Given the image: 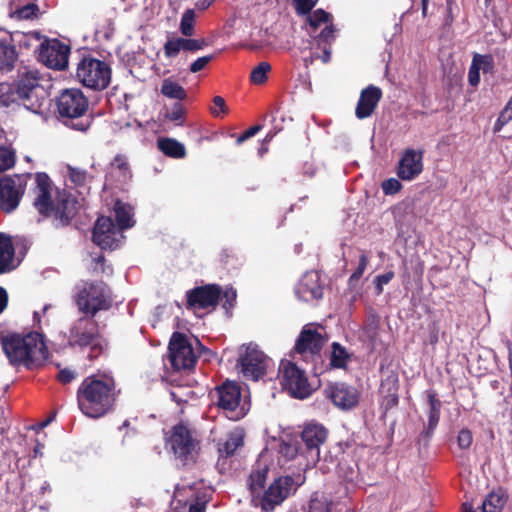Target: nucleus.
<instances>
[{"label": "nucleus", "instance_id": "obj_1", "mask_svg": "<svg viewBox=\"0 0 512 512\" xmlns=\"http://www.w3.org/2000/svg\"><path fill=\"white\" fill-rule=\"evenodd\" d=\"M33 206L44 218H52L56 228L69 226L78 213V201L65 189H53L52 181L44 172L35 175Z\"/></svg>", "mask_w": 512, "mask_h": 512}, {"label": "nucleus", "instance_id": "obj_2", "mask_svg": "<svg viewBox=\"0 0 512 512\" xmlns=\"http://www.w3.org/2000/svg\"><path fill=\"white\" fill-rule=\"evenodd\" d=\"M119 394L113 377L88 376L77 390L78 407L87 417L97 419L114 410Z\"/></svg>", "mask_w": 512, "mask_h": 512}, {"label": "nucleus", "instance_id": "obj_3", "mask_svg": "<svg viewBox=\"0 0 512 512\" xmlns=\"http://www.w3.org/2000/svg\"><path fill=\"white\" fill-rule=\"evenodd\" d=\"M1 345L11 365L23 364L27 368L43 359L47 352L43 335L36 331L25 335L8 334L1 338Z\"/></svg>", "mask_w": 512, "mask_h": 512}, {"label": "nucleus", "instance_id": "obj_4", "mask_svg": "<svg viewBox=\"0 0 512 512\" xmlns=\"http://www.w3.org/2000/svg\"><path fill=\"white\" fill-rule=\"evenodd\" d=\"M68 345L84 350L89 348L87 359L94 361L108 349V340L102 335L100 325L95 317L82 315L69 327Z\"/></svg>", "mask_w": 512, "mask_h": 512}, {"label": "nucleus", "instance_id": "obj_5", "mask_svg": "<svg viewBox=\"0 0 512 512\" xmlns=\"http://www.w3.org/2000/svg\"><path fill=\"white\" fill-rule=\"evenodd\" d=\"M73 300L82 315L91 317L110 310L113 305L112 290L101 280L83 281L76 287Z\"/></svg>", "mask_w": 512, "mask_h": 512}, {"label": "nucleus", "instance_id": "obj_6", "mask_svg": "<svg viewBox=\"0 0 512 512\" xmlns=\"http://www.w3.org/2000/svg\"><path fill=\"white\" fill-rule=\"evenodd\" d=\"M111 73V68L105 61L85 56L77 64L76 79L83 86L100 91L109 86Z\"/></svg>", "mask_w": 512, "mask_h": 512}, {"label": "nucleus", "instance_id": "obj_7", "mask_svg": "<svg viewBox=\"0 0 512 512\" xmlns=\"http://www.w3.org/2000/svg\"><path fill=\"white\" fill-rule=\"evenodd\" d=\"M40 78L37 69L30 66H20L17 70V77L13 81L22 99V105L34 113L41 109L44 100H41L38 96V91L41 89Z\"/></svg>", "mask_w": 512, "mask_h": 512}, {"label": "nucleus", "instance_id": "obj_8", "mask_svg": "<svg viewBox=\"0 0 512 512\" xmlns=\"http://www.w3.org/2000/svg\"><path fill=\"white\" fill-rule=\"evenodd\" d=\"M169 444L171 449L183 464L195 462L196 456L199 451V441L186 424L178 423L171 429L169 437Z\"/></svg>", "mask_w": 512, "mask_h": 512}, {"label": "nucleus", "instance_id": "obj_9", "mask_svg": "<svg viewBox=\"0 0 512 512\" xmlns=\"http://www.w3.org/2000/svg\"><path fill=\"white\" fill-rule=\"evenodd\" d=\"M328 336L324 328L312 323L303 326L299 336L296 339L294 351L305 358L311 357L313 361H322L321 351Z\"/></svg>", "mask_w": 512, "mask_h": 512}, {"label": "nucleus", "instance_id": "obj_10", "mask_svg": "<svg viewBox=\"0 0 512 512\" xmlns=\"http://www.w3.org/2000/svg\"><path fill=\"white\" fill-rule=\"evenodd\" d=\"M169 361L176 371L190 369L195 366L197 358L187 336L174 332L168 345Z\"/></svg>", "mask_w": 512, "mask_h": 512}, {"label": "nucleus", "instance_id": "obj_11", "mask_svg": "<svg viewBox=\"0 0 512 512\" xmlns=\"http://www.w3.org/2000/svg\"><path fill=\"white\" fill-rule=\"evenodd\" d=\"M186 309L196 310H215L221 300L222 287L218 284H205L196 286L185 293Z\"/></svg>", "mask_w": 512, "mask_h": 512}, {"label": "nucleus", "instance_id": "obj_12", "mask_svg": "<svg viewBox=\"0 0 512 512\" xmlns=\"http://www.w3.org/2000/svg\"><path fill=\"white\" fill-rule=\"evenodd\" d=\"M26 180L22 175L0 177V211H15L24 195Z\"/></svg>", "mask_w": 512, "mask_h": 512}, {"label": "nucleus", "instance_id": "obj_13", "mask_svg": "<svg viewBox=\"0 0 512 512\" xmlns=\"http://www.w3.org/2000/svg\"><path fill=\"white\" fill-rule=\"evenodd\" d=\"M57 112L59 117L67 119H79L88 110V99L80 89H65L58 96Z\"/></svg>", "mask_w": 512, "mask_h": 512}, {"label": "nucleus", "instance_id": "obj_14", "mask_svg": "<svg viewBox=\"0 0 512 512\" xmlns=\"http://www.w3.org/2000/svg\"><path fill=\"white\" fill-rule=\"evenodd\" d=\"M243 352L237 360V367L246 379L257 381L266 374L267 357L266 355L253 347L251 344L242 347Z\"/></svg>", "mask_w": 512, "mask_h": 512}, {"label": "nucleus", "instance_id": "obj_15", "mask_svg": "<svg viewBox=\"0 0 512 512\" xmlns=\"http://www.w3.org/2000/svg\"><path fill=\"white\" fill-rule=\"evenodd\" d=\"M282 385L294 398L304 399L312 390L306 373L295 363L287 361L281 364Z\"/></svg>", "mask_w": 512, "mask_h": 512}, {"label": "nucleus", "instance_id": "obj_16", "mask_svg": "<svg viewBox=\"0 0 512 512\" xmlns=\"http://www.w3.org/2000/svg\"><path fill=\"white\" fill-rule=\"evenodd\" d=\"M297 489L292 476H280L276 478L264 492L261 499V508L266 512H272Z\"/></svg>", "mask_w": 512, "mask_h": 512}, {"label": "nucleus", "instance_id": "obj_17", "mask_svg": "<svg viewBox=\"0 0 512 512\" xmlns=\"http://www.w3.org/2000/svg\"><path fill=\"white\" fill-rule=\"evenodd\" d=\"M70 47L58 39L40 45L39 59L49 68L64 70L68 66Z\"/></svg>", "mask_w": 512, "mask_h": 512}, {"label": "nucleus", "instance_id": "obj_18", "mask_svg": "<svg viewBox=\"0 0 512 512\" xmlns=\"http://www.w3.org/2000/svg\"><path fill=\"white\" fill-rule=\"evenodd\" d=\"M217 404L219 408L229 413L232 420H239L245 416L244 410L238 409L241 401V388L236 383L226 381L217 387Z\"/></svg>", "mask_w": 512, "mask_h": 512}, {"label": "nucleus", "instance_id": "obj_19", "mask_svg": "<svg viewBox=\"0 0 512 512\" xmlns=\"http://www.w3.org/2000/svg\"><path fill=\"white\" fill-rule=\"evenodd\" d=\"M121 237L122 234L117 229L112 218L101 216L96 220L92 232V240L101 249H116Z\"/></svg>", "mask_w": 512, "mask_h": 512}, {"label": "nucleus", "instance_id": "obj_20", "mask_svg": "<svg viewBox=\"0 0 512 512\" xmlns=\"http://www.w3.org/2000/svg\"><path fill=\"white\" fill-rule=\"evenodd\" d=\"M328 435L327 429L321 424H307L302 433L303 455L312 462H316L320 457V446L326 441Z\"/></svg>", "mask_w": 512, "mask_h": 512}, {"label": "nucleus", "instance_id": "obj_21", "mask_svg": "<svg viewBox=\"0 0 512 512\" xmlns=\"http://www.w3.org/2000/svg\"><path fill=\"white\" fill-rule=\"evenodd\" d=\"M423 156L424 150L422 149H405L398 161L396 174L402 181H412L416 179L423 171Z\"/></svg>", "mask_w": 512, "mask_h": 512}, {"label": "nucleus", "instance_id": "obj_22", "mask_svg": "<svg viewBox=\"0 0 512 512\" xmlns=\"http://www.w3.org/2000/svg\"><path fill=\"white\" fill-rule=\"evenodd\" d=\"M325 396L338 408L349 410L359 402V391L346 383L336 382L329 384L324 390Z\"/></svg>", "mask_w": 512, "mask_h": 512}, {"label": "nucleus", "instance_id": "obj_23", "mask_svg": "<svg viewBox=\"0 0 512 512\" xmlns=\"http://www.w3.org/2000/svg\"><path fill=\"white\" fill-rule=\"evenodd\" d=\"M298 299L304 302H312L323 297V285L317 271L306 272L295 287Z\"/></svg>", "mask_w": 512, "mask_h": 512}, {"label": "nucleus", "instance_id": "obj_24", "mask_svg": "<svg viewBox=\"0 0 512 512\" xmlns=\"http://www.w3.org/2000/svg\"><path fill=\"white\" fill-rule=\"evenodd\" d=\"M382 95V90L375 85H368L362 89L356 104L355 116L360 120L372 116L382 98Z\"/></svg>", "mask_w": 512, "mask_h": 512}, {"label": "nucleus", "instance_id": "obj_25", "mask_svg": "<svg viewBox=\"0 0 512 512\" xmlns=\"http://www.w3.org/2000/svg\"><path fill=\"white\" fill-rule=\"evenodd\" d=\"M399 377L397 373L391 372L381 381L380 393L382 394L381 406L388 411L399 403Z\"/></svg>", "mask_w": 512, "mask_h": 512}, {"label": "nucleus", "instance_id": "obj_26", "mask_svg": "<svg viewBox=\"0 0 512 512\" xmlns=\"http://www.w3.org/2000/svg\"><path fill=\"white\" fill-rule=\"evenodd\" d=\"M427 402L429 405L428 423L423 432L420 434V437L428 442L434 434V431L440 421L442 403L438 399L437 394L432 390L427 391Z\"/></svg>", "mask_w": 512, "mask_h": 512}, {"label": "nucleus", "instance_id": "obj_27", "mask_svg": "<svg viewBox=\"0 0 512 512\" xmlns=\"http://www.w3.org/2000/svg\"><path fill=\"white\" fill-rule=\"evenodd\" d=\"M15 248L10 236L0 233V274L11 272L14 264Z\"/></svg>", "mask_w": 512, "mask_h": 512}, {"label": "nucleus", "instance_id": "obj_28", "mask_svg": "<svg viewBox=\"0 0 512 512\" xmlns=\"http://www.w3.org/2000/svg\"><path fill=\"white\" fill-rule=\"evenodd\" d=\"M244 445V435L241 431H232L226 435L224 439L219 440L217 444V451L219 454V461L227 459L234 455L239 447Z\"/></svg>", "mask_w": 512, "mask_h": 512}, {"label": "nucleus", "instance_id": "obj_29", "mask_svg": "<svg viewBox=\"0 0 512 512\" xmlns=\"http://www.w3.org/2000/svg\"><path fill=\"white\" fill-rule=\"evenodd\" d=\"M18 54L15 46L12 44V39H0V72H9L14 68Z\"/></svg>", "mask_w": 512, "mask_h": 512}, {"label": "nucleus", "instance_id": "obj_30", "mask_svg": "<svg viewBox=\"0 0 512 512\" xmlns=\"http://www.w3.org/2000/svg\"><path fill=\"white\" fill-rule=\"evenodd\" d=\"M157 147L164 155L171 158L179 159L186 155L184 145L173 138L159 139L157 141Z\"/></svg>", "mask_w": 512, "mask_h": 512}, {"label": "nucleus", "instance_id": "obj_31", "mask_svg": "<svg viewBox=\"0 0 512 512\" xmlns=\"http://www.w3.org/2000/svg\"><path fill=\"white\" fill-rule=\"evenodd\" d=\"M12 104H22V99L14 83H0V106L9 107Z\"/></svg>", "mask_w": 512, "mask_h": 512}, {"label": "nucleus", "instance_id": "obj_32", "mask_svg": "<svg viewBox=\"0 0 512 512\" xmlns=\"http://www.w3.org/2000/svg\"><path fill=\"white\" fill-rule=\"evenodd\" d=\"M161 93L169 99H176L179 101L187 98L186 90L177 82L170 78L164 79L161 85Z\"/></svg>", "mask_w": 512, "mask_h": 512}, {"label": "nucleus", "instance_id": "obj_33", "mask_svg": "<svg viewBox=\"0 0 512 512\" xmlns=\"http://www.w3.org/2000/svg\"><path fill=\"white\" fill-rule=\"evenodd\" d=\"M115 225L117 229L121 232L124 229H128L133 226V220L131 214L126 209L125 205L120 201H117L115 204Z\"/></svg>", "mask_w": 512, "mask_h": 512}, {"label": "nucleus", "instance_id": "obj_34", "mask_svg": "<svg viewBox=\"0 0 512 512\" xmlns=\"http://www.w3.org/2000/svg\"><path fill=\"white\" fill-rule=\"evenodd\" d=\"M505 504L504 494L492 491L482 503V512H501Z\"/></svg>", "mask_w": 512, "mask_h": 512}, {"label": "nucleus", "instance_id": "obj_35", "mask_svg": "<svg viewBox=\"0 0 512 512\" xmlns=\"http://www.w3.org/2000/svg\"><path fill=\"white\" fill-rule=\"evenodd\" d=\"M349 358L350 356L343 346L338 342L332 343V351L330 354L331 367L338 369L345 368Z\"/></svg>", "mask_w": 512, "mask_h": 512}, {"label": "nucleus", "instance_id": "obj_36", "mask_svg": "<svg viewBox=\"0 0 512 512\" xmlns=\"http://www.w3.org/2000/svg\"><path fill=\"white\" fill-rule=\"evenodd\" d=\"M333 502L323 494L315 493L308 505V512H332Z\"/></svg>", "mask_w": 512, "mask_h": 512}, {"label": "nucleus", "instance_id": "obj_37", "mask_svg": "<svg viewBox=\"0 0 512 512\" xmlns=\"http://www.w3.org/2000/svg\"><path fill=\"white\" fill-rule=\"evenodd\" d=\"M196 14L193 9H186L182 14L179 30L185 37H192L195 34Z\"/></svg>", "mask_w": 512, "mask_h": 512}, {"label": "nucleus", "instance_id": "obj_38", "mask_svg": "<svg viewBox=\"0 0 512 512\" xmlns=\"http://www.w3.org/2000/svg\"><path fill=\"white\" fill-rule=\"evenodd\" d=\"M307 18L308 24L312 29V32H315L321 24H329L332 21V15L325 10L319 8L314 10L312 13L310 12Z\"/></svg>", "mask_w": 512, "mask_h": 512}, {"label": "nucleus", "instance_id": "obj_39", "mask_svg": "<svg viewBox=\"0 0 512 512\" xmlns=\"http://www.w3.org/2000/svg\"><path fill=\"white\" fill-rule=\"evenodd\" d=\"M271 64L262 61L255 66L250 73V81L254 85H262L268 80V73L271 71Z\"/></svg>", "mask_w": 512, "mask_h": 512}, {"label": "nucleus", "instance_id": "obj_40", "mask_svg": "<svg viewBox=\"0 0 512 512\" xmlns=\"http://www.w3.org/2000/svg\"><path fill=\"white\" fill-rule=\"evenodd\" d=\"M173 512H205L206 501H200L198 498L192 502L182 503L176 499L174 502Z\"/></svg>", "mask_w": 512, "mask_h": 512}, {"label": "nucleus", "instance_id": "obj_41", "mask_svg": "<svg viewBox=\"0 0 512 512\" xmlns=\"http://www.w3.org/2000/svg\"><path fill=\"white\" fill-rule=\"evenodd\" d=\"M111 167L119 172L124 181L132 178V172L128 159L123 154H117L111 162Z\"/></svg>", "mask_w": 512, "mask_h": 512}, {"label": "nucleus", "instance_id": "obj_42", "mask_svg": "<svg viewBox=\"0 0 512 512\" xmlns=\"http://www.w3.org/2000/svg\"><path fill=\"white\" fill-rule=\"evenodd\" d=\"M268 468L253 471L249 476V488L254 494L262 490L265 486Z\"/></svg>", "mask_w": 512, "mask_h": 512}, {"label": "nucleus", "instance_id": "obj_43", "mask_svg": "<svg viewBox=\"0 0 512 512\" xmlns=\"http://www.w3.org/2000/svg\"><path fill=\"white\" fill-rule=\"evenodd\" d=\"M336 29L332 23L326 25V27L315 36V41L318 47L322 45L331 46L336 39Z\"/></svg>", "mask_w": 512, "mask_h": 512}, {"label": "nucleus", "instance_id": "obj_44", "mask_svg": "<svg viewBox=\"0 0 512 512\" xmlns=\"http://www.w3.org/2000/svg\"><path fill=\"white\" fill-rule=\"evenodd\" d=\"M368 263H369L368 256H367L366 252L363 251L359 257V263H358L357 268L355 269V271L352 273V275L350 276V278L348 280V283L350 286H353L362 277V275L364 274V272L368 266Z\"/></svg>", "mask_w": 512, "mask_h": 512}, {"label": "nucleus", "instance_id": "obj_45", "mask_svg": "<svg viewBox=\"0 0 512 512\" xmlns=\"http://www.w3.org/2000/svg\"><path fill=\"white\" fill-rule=\"evenodd\" d=\"M279 453L288 460L294 459L299 453L303 454V446L297 443L283 442L280 445Z\"/></svg>", "mask_w": 512, "mask_h": 512}, {"label": "nucleus", "instance_id": "obj_46", "mask_svg": "<svg viewBox=\"0 0 512 512\" xmlns=\"http://www.w3.org/2000/svg\"><path fill=\"white\" fill-rule=\"evenodd\" d=\"M181 50L177 44L174 36H168L167 41L163 45L164 56L169 59H175L179 56Z\"/></svg>", "mask_w": 512, "mask_h": 512}, {"label": "nucleus", "instance_id": "obj_47", "mask_svg": "<svg viewBox=\"0 0 512 512\" xmlns=\"http://www.w3.org/2000/svg\"><path fill=\"white\" fill-rule=\"evenodd\" d=\"M14 153L6 147H0V173L13 167Z\"/></svg>", "mask_w": 512, "mask_h": 512}, {"label": "nucleus", "instance_id": "obj_48", "mask_svg": "<svg viewBox=\"0 0 512 512\" xmlns=\"http://www.w3.org/2000/svg\"><path fill=\"white\" fill-rule=\"evenodd\" d=\"M318 0H292L297 15H307L316 6Z\"/></svg>", "mask_w": 512, "mask_h": 512}, {"label": "nucleus", "instance_id": "obj_49", "mask_svg": "<svg viewBox=\"0 0 512 512\" xmlns=\"http://www.w3.org/2000/svg\"><path fill=\"white\" fill-rule=\"evenodd\" d=\"M402 184L399 179L389 178L384 180L381 184L382 191L385 195H394L401 191Z\"/></svg>", "mask_w": 512, "mask_h": 512}, {"label": "nucleus", "instance_id": "obj_50", "mask_svg": "<svg viewBox=\"0 0 512 512\" xmlns=\"http://www.w3.org/2000/svg\"><path fill=\"white\" fill-rule=\"evenodd\" d=\"M473 61H476L477 66L483 70L484 73L492 72L494 68L493 58L491 55L475 54Z\"/></svg>", "mask_w": 512, "mask_h": 512}, {"label": "nucleus", "instance_id": "obj_51", "mask_svg": "<svg viewBox=\"0 0 512 512\" xmlns=\"http://www.w3.org/2000/svg\"><path fill=\"white\" fill-rule=\"evenodd\" d=\"M473 442L472 432L467 429H461L457 436V444L461 449H468Z\"/></svg>", "mask_w": 512, "mask_h": 512}, {"label": "nucleus", "instance_id": "obj_52", "mask_svg": "<svg viewBox=\"0 0 512 512\" xmlns=\"http://www.w3.org/2000/svg\"><path fill=\"white\" fill-rule=\"evenodd\" d=\"M215 58L213 54L206 55L197 58L194 62L190 64L189 70L192 73L200 72L201 70L205 69L206 66Z\"/></svg>", "mask_w": 512, "mask_h": 512}, {"label": "nucleus", "instance_id": "obj_53", "mask_svg": "<svg viewBox=\"0 0 512 512\" xmlns=\"http://www.w3.org/2000/svg\"><path fill=\"white\" fill-rule=\"evenodd\" d=\"M510 120H512V113L509 111V106L507 105L504 108V110L500 113L497 121L495 122L493 132H500L503 126L507 124Z\"/></svg>", "mask_w": 512, "mask_h": 512}, {"label": "nucleus", "instance_id": "obj_54", "mask_svg": "<svg viewBox=\"0 0 512 512\" xmlns=\"http://www.w3.org/2000/svg\"><path fill=\"white\" fill-rule=\"evenodd\" d=\"M37 11L38 6L36 4L29 3L17 9L16 14L20 19H32L36 15Z\"/></svg>", "mask_w": 512, "mask_h": 512}, {"label": "nucleus", "instance_id": "obj_55", "mask_svg": "<svg viewBox=\"0 0 512 512\" xmlns=\"http://www.w3.org/2000/svg\"><path fill=\"white\" fill-rule=\"evenodd\" d=\"M214 107L211 108V113L215 117H219L222 114L227 113V106L225 100L221 96H215L213 98Z\"/></svg>", "mask_w": 512, "mask_h": 512}, {"label": "nucleus", "instance_id": "obj_56", "mask_svg": "<svg viewBox=\"0 0 512 512\" xmlns=\"http://www.w3.org/2000/svg\"><path fill=\"white\" fill-rule=\"evenodd\" d=\"M394 276L395 274L393 271H388L376 277L375 284L377 294H381L383 292V285L388 284L394 278Z\"/></svg>", "mask_w": 512, "mask_h": 512}, {"label": "nucleus", "instance_id": "obj_57", "mask_svg": "<svg viewBox=\"0 0 512 512\" xmlns=\"http://www.w3.org/2000/svg\"><path fill=\"white\" fill-rule=\"evenodd\" d=\"M208 46V42L204 38L200 39H192L190 37H187V52H196L199 50L204 49Z\"/></svg>", "mask_w": 512, "mask_h": 512}, {"label": "nucleus", "instance_id": "obj_58", "mask_svg": "<svg viewBox=\"0 0 512 512\" xmlns=\"http://www.w3.org/2000/svg\"><path fill=\"white\" fill-rule=\"evenodd\" d=\"M261 129H262L261 125H254V126L249 127L247 130H245L243 133H241L237 137L236 144L240 145V144L244 143L249 138L255 136Z\"/></svg>", "mask_w": 512, "mask_h": 512}, {"label": "nucleus", "instance_id": "obj_59", "mask_svg": "<svg viewBox=\"0 0 512 512\" xmlns=\"http://www.w3.org/2000/svg\"><path fill=\"white\" fill-rule=\"evenodd\" d=\"M480 68L477 66L476 61L472 60L471 66L468 72V81L471 86H477L480 82Z\"/></svg>", "mask_w": 512, "mask_h": 512}, {"label": "nucleus", "instance_id": "obj_60", "mask_svg": "<svg viewBox=\"0 0 512 512\" xmlns=\"http://www.w3.org/2000/svg\"><path fill=\"white\" fill-rule=\"evenodd\" d=\"M105 256L103 254H100L92 259L93 267H92V273L93 274H104L106 272V266H105Z\"/></svg>", "mask_w": 512, "mask_h": 512}, {"label": "nucleus", "instance_id": "obj_61", "mask_svg": "<svg viewBox=\"0 0 512 512\" xmlns=\"http://www.w3.org/2000/svg\"><path fill=\"white\" fill-rule=\"evenodd\" d=\"M222 298L225 299L223 308L229 310L234 306V302L236 300V292L233 289H227L225 291L222 290L221 299Z\"/></svg>", "mask_w": 512, "mask_h": 512}, {"label": "nucleus", "instance_id": "obj_62", "mask_svg": "<svg viewBox=\"0 0 512 512\" xmlns=\"http://www.w3.org/2000/svg\"><path fill=\"white\" fill-rule=\"evenodd\" d=\"M75 376H76V374L74 371H72L68 368H64L58 372L57 379L62 384H68L75 379Z\"/></svg>", "mask_w": 512, "mask_h": 512}, {"label": "nucleus", "instance_id": "obj_63", "mask_svg": "<svg viewBox=\"0 0 512 512\" xmlns=\"http://www.w3.org/2000/svg\"><path fill=\"white\" fill-rule=\"evenodd\" d=\"M70 178L77 185H83L86 181V173L77 169H71Z\"/></svg>", "mask_w": 512, "mask_h": 512}, {"label": "nucleus", "instance_id": "obj_64", "mask_svg": "<svg viewBox=\"0 0 512 512\" xmlns=\"http://www.w3.org/2000/svg\"><path fill=\"white\" fill-rule=\"evenodd\" d=\"M184 110L181 104H175L168 118L172 121H180L183 118Z\"/></svg>", "mask_w": 512, "mask_h": 512}]
</instances>
